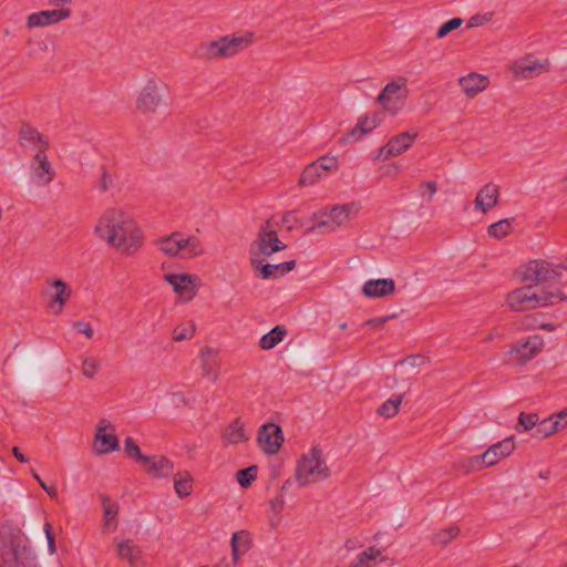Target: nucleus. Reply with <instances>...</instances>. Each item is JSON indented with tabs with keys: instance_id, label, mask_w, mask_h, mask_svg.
I'll return each mask as SVG.
<instances>
[{
	"instance_id": "nucleus-52",
	"label": "nucleus",
	"mask_w": 567,
	"mask_h": 567,
	"mask_svg": "<svg viewBox=\"0 0 567 567\" xmlns=\"http://www.w3.org/2000/svg\"><path fill=\"white\" fill-rule=\"evenodd\" d=\"M73 328L76 329L78 332L84 334L87 339H92L94 336V330L89 322L76 321L73 323Z\"/></svg>"
},
{
	"instance_id": "nucleus-2",
	"label": "nucleus",
	"mask_w": 567,
	"mask_h": 567,
	"mask_svg": "<svg viewBox=\"0 0 567 567\" xmlns=\"http://www.w3.org/2000/svg\"><path fill=\"white\" fill-rule=\"evenodd\" d=\"M536 285H528L511 291L506 301L515 311H526L539 307L555 305L559 301H567V291L545 281H535Z\"/></svg>"
},
{
	"instance_id": "nucleus-37",
	"label": "nucleus",
	"mask_w": 567,
	"mask_h": 567,
	"mask_svg": "<svg viewBox=\"0 0 567 567\" xmlns=\"http://www.w3.org/2000/svg\"><path fill=\"white\" fill-rule=\"evenodd\" d=\"M403 401L402 394H396L388 399L379 409L378 414L386 419L398 414Z\"/></svg>"
},
{
	"instance_id": "nucleus-5",
	"label": "nucleus",
	"mask_w": 567,
	"mask_h": 567,
	"mask_svg": "<svg viewBox=\"0 0 567 567\" xmlns=\"http://www.w3.org/2000/svg\"><path fill=\"white\" fill-rule=\"evenodd\" d=\"M0 556L2 565L10 567H31L34 560L22 532L12 526L0 528Z\"/></svg>"
},
{
	"instance_id": "nucleus-48",
	"label": "nucleus",
	"mask_w": 567,
	"mask_h": 567,
	"mask_svg": "<svg viewBox=\"0 0 567 567\" xmlns=\"http://www.w3.org/2000/svg\"><path fill=\"white\" fill-rule=\"evenodd\" d=\"M437 192V184L433 181H424L419 185V193L422 198H426L429 202L432 200L433 196Z\"/></svg>"
},
{
	"instance_id": "nucleus-49",
	"label": "nucleus",
	"mask_w": 567,
	"mask_h": 567,
	"mask_svg": "<svg viewBox=\"0 0 567 567\" xmlns=\"http://www.w3.org/2000/svg\"><path fill=\"white\" fill-rule=\"evenodd\" d=\"M538 426L534 433L535 437L546 439L555 434V431L550 424V420L544 419L538 421Z\"/></svg>"
},
{
	"instance_id": "nucleus-57",
	"label": "nucleus",
	"mask_w": 567,
	"mask_h": 567,
	"mask_svg": "<svg viewBox=\"0 0 567 567\" xmlns=\"http://www.w3.org/2000/svg\"><path fill=\"white\" fill-rule=\"evenodd\" d=\"M547 420H550V424L555 431V433L561 431L567 426L566 421L564 422L561 419L554 417V414L547 417Z\"/></svg>"
},
{
	"instance_id": "nucleus-28",
	"label": "nucleus",
	"mask_w": 567,
	"mask_h": 567,
	"mask_svg": "<svg viewBox=\"0 0 567 567\" xmlns=\"http://www.w3.org/2000/svg\"><path fill=\"white\" fill-rule=\"evenodd\" d=\"M120 559L126 561L131 567H144L146 561L143 550L132 539H125L116 547Z\"/></svg>"
},
{
	"instance_id": "nucleus-38",
	"label": "nucleus",
	"mask_w": 567,
	"mask_h": 567,
	"mask_svg": "<svg viewBox=\"0 0 567 567\" xmlns=\"http://www.w3.org/2000/svg\"><path fill=\"white\" fill-rule=\"evenodd\" d=\"M512 233V223L509 219L498 220L487 228V234L489 237L495 239H503L507 235Z\"/></svg>"
},
{
	"instance_id": "nucleus-47",
	"label": "nucleus",
	"mask_w": 567,
	"mask_h": 567,
	"mask_svg": "<svg viewBox=\"0 0 567 567\" xmlns=\"http://www.w3.org/2000/svg\"><path fill=\"white\" fill-rule=\"evenodd\" d=\"M463 19L462 18H453L449 21H446L445 23H443L436 31V38L437 39H443L445 38L449 33H451L452 31L458 29L462 24H463Z\"/></svg>"
},
{
	"instance_id": "nucleus-11",
	"label": "nucleus",
	"mask_w": 567,
	"mask_h": 567,
	"mask_svg": "<svg viewBox=\"0 0 567 567\" xmlns=\"http://www.w3.org/2000/svg\"><path fill=\"white\" fill-rule=\"evenodd\" d=\"M48 302V308L54 313H62L65 305L73 295L72 287L60 278H48L41 291Z\"/></svg>"
},
{
	"instance_id": "nucleus-44",
	"label": "nucleus",
	"mask_w": 567,
	"mask_h": 567,
	"mask_svg": "<svg viewBox=\"0 0 567 567\" xmlns=\"http://www.w3.org/2000/svg\"><path fill=\"white\" fill-rule=\"evenodd\" d=\"M539 417L535 413H525L522 412L518 416V424L516 426L517 431H529L535 425H537Z\"/></svg>"
},
{
	"instance_id": "nucleus-62",
	"label": "nucleus",
	"mask_w": 567,
	"mask_h": 567,
	"mask_svg": "<svg viewBox=\"0 0 567 567\" xmlns=\"http://www.w3.org/2000/svg\"><path fill=\"white\" fill-rule=\"evenodd\" d=\"M339 328H340L341 330H344V329H347V323H346V322H343V323H340Z\"/></svg>"
},
{
	"instance_id": "nucleus-31",
	"label": "nucleus",
	"mask_w": 567,
	"mask_h": 567,
	"mask_svg": "<svg viewBox=\"0 0 567 567\" xmlns=\"http://www.w3.org/2000/svg\"><path fill=\"white\" fill-rule=\"evenodd\" d=\"M249 440L245 432L244 424L240 419L234 420L228 424L221 433V442L224 445H235Z\"/></svg>"
},
{
	"instance_id": "nucleus-23",
	"label": "nucleus",
	"mask_w": 567,
	"mask_h": 567,
	"mask_svg": "<svg viewBox=\"0 0 567 567\" xmlns=\"http://www.w3.org/2000/svg\"><path fill=\"white\" fill-rule=\"evenodd\" d=\"M384 120V113L381 111L372 112L359 118L357 125L347 133L344 142L358 141L363 135L372 132Z\"/></svg>"
},
{
	"instance_id": "nucleus-6",
	"label": "nucleus",
	"mask_w": 567,
	"mask_h": 567,
	"mask_svg": "<svg viewBox=\"0 0 567 567\" xmlns=\"http://www.w3.org/2000/svg\"><path fill=\"white\" fill-rule=\"evenodd\" d=\"M330 475L331 470L323 457V452L317 446L301 455L295 473L296 481L300 486L317 484L328 480Z\"/></svg>"
},
{
	"instance_id": "nucleus-46",
	"label": "nucleus",
	"mask_w": 567,
	"mask_h": 567,
	"mask_svg": "<svg viewBox=\"0 0 567 567\" xmlns=\"http://www.w3.org/2000/svg\"><path fill=\"white\" fill-rule=\"evenodd\" d=\"M257 477V467L250 466L237 472V481L243 487H248Z\"/></svg>"
},
{
	"instance_id": "nucleus-41",
	"label": "nucleus",
	"mask_w": 567,
	"mask_h": 567,
	"mask_svg": "<svg viewBox=\"0 0 567 567\" xmlns=\"http://www.w3.org/2000/svg\"><path fill=\"white\" fill-rule=\"evenodd\" d=\"M460 534L457 526H451L443 528L433 535V542L437 545L446 546Z\"/></svg>"
},
{
	"instance_id": "nucleus-35",
	"label": "nucleus",
	"mask_w": 567,
	"mask_h": 567,
	"mask_svg": "<svg viewBox=\"0 0 567 567\" xmlns=\"http://www.w3.org/2000/svg\"><path fill=\"white\" fill-rule=\"evenodd\" d=\"M287 330L281 326H276L268 333L264 334L259 341L262 350H270L279 344L286 337Z\"/></svg>"
},
{
	"instance_id": "nucleus-21",
	"label": "nucleus",
	"mask_w": 567,
	"mask_h": 567,
	"mask_svg": "<svg viewBox=\"0 0 567 567\" xmlns=\"http://www.w3.org/2000/svg\"><path fill=\"white\" fill-rule=\"evenodd\" d=\"M18 136L22 147L31 148L35 153L47 152L49 148V138L29 123L21 124Z\"/></svg>"
},
{
	"instance_id": "nucleus-55",
	"label": "nucleus",
	"mask_w": 567,
	"mask_h": 567,
	"mask_svg": "<svg viewBox=\"0 0 567 567\" xmlns=\"http://www.w3.org/2000/svg\"><path fill=\"white\" fill-rule=\"evenodd\" d=\"M284 505H285V501H284L282 496H276V497L271 498L269 502L270 511L276 515L280 514V512L284 508Z\"/></svg>"
},
{
	"instance_id": "nucleus-51",
	"label": "nucleus",
	"mask_w": 567,
	"mask_h": 567,
	"mask_svg": "<svg viewBox=\"0 0 567 567\" xmlns=\"http://www.w3.org/2000/svg\"><path fill=\"white\" fill-rule=\"evenodd\" d=\"M28 43L31 44V43H34L37 49H31L29 52H28V56L29 58H35L38 55L39 52H45L49 48L48 45V42L43 39H34V38H30L28 40Z\"/></svg>"
},
{
	"instance_id": "nucleus-33",
	"label": "nucleus",
	"mask_w": 567,
	"mask_h": 567,
	"mask_svg": "<svg viewBox=\"0 0 567 567\" xmlns=\"http://www.w3.org/2000/svg\"><path fill=\"white\" fill-rule=\"evenodd\" d=\"M103 506V530L106 533H113L116 529V516L118 513L117 503L113 502L107 496H102Z\"/></svg>"
},
{
	"instance_id": "nucleus-17",
	"label": "nucleus",
	"mask_w": 567,
	"mask_h": 567,
	"mask_svg": "<svg viewBox=\"0 0 567 567\" xmlns=\"http://www.w3.org/2000/svg\"><path fill=\"white\" fill-rule=\"evenodd\" d=\"M31 179L37 186H48L55 176L54 169L48 158L47 152L35 153L31 164Z\"/></svg>"
},
{
	"instance_id": "nucleus-61",
	"label": "nucleus",
	"mask_w": 567,
	"mask_h": 567,
	"mask_svg": "<svg viewBox=\"0 0 567 567\" xmlns=\"http://www.w3.org/2000/svg\"><path fill=\"white\" fill-rule=\"evenodd\" d=\"M417 359H420V358L419 357H412V358H408L405 361L409 362L411 365H415Z\"/></svg>"
},
{
	"instance_id": "nucleus-15",
	"label": "nucleus",
	"mask_w": 567,
	"mask_h": 567,
	"mask_svg": "<svg viewBox=\"0 0 567 567\" xmlns=\"http://www.w3.org/2000/svg\"><path fill=\"white\" fill-rule=\"evenodd\" d=\"M164 280L168 282L177 296L185 300H192L197 293L199 278L192 274H166Z\"/></svg>"
},
{
	"instance_id": "nucleus-22",
	"label": "nucleus",
	"mask_w": 567,
	"mask_h": 567,
	"mask_svg": "<svg viewBox=\"0 0 567 567\" xmlns=\"http://www.w3.org/2000/svg\"><path fill=\"white\" fill-rule=\"evenodd\" d=\"M177 238L178 258L193 259L206 254L202 239L195 235H186L182 231H175Z\"/></svg>"
},
{
	"instance_id": "nucleus-60",
	"label": "nucleus",
	"mask_w": 567,
	"mask_h": 567,
	"mask_svg": "<svg viewBox=\"0 0 567 567\" xmlns=\"http://www.w3.org/2000/svg\"><path fill=\"white\" fill-rule=\"evenodd\" d=\"M554 417L561 419L564 422L566 421V423H567V408L561 410V411H559V412H557V413H555Z\"/></svg>"
},
{
	"instance_id": "nucleus-19",
	"label": "nucleus",
	"mask_w": 567,
	"mask_h": 567,
	"mask_svg": "<svg viewBox=\"0 0 567 567\" xmlns=\"http://www.w3.org/2000/svg\"><path fill=\"white\" fill-rule=\"evenodd\" d=\"M265 258L266 257H249L252 269L256 275L262 279H275L288 274L296 267L295 260L271 265L265 264Z\"/></svg>"
},
{
	"instance_id": "nucleus-25",
	"label": "nucleus",
	"mask_w": 567,
	"mask_h": 567,
	"mask_svg": "<svg viewBox=\"0 0 567 567\" xmlns=\"http://www.w3.org/2000/svg\"><path fill=\"white\" fill-rule=\"evenodd\" d=\"M499 200V187L494 183L485 184L476 194L474 209L486 214L493 209Z\"/></svg>"
},
{
	"instance_id": "nucleus-32",
	"label": "nucleus",
	"mask_w": 567,
	"mask_h": 567,
	"mask_svg": "<svg viewBox=\"0 0 567 567\" xmlns=\"http://www.w3.org/2000/svg\"><path fill=\"white\" fill-rule=\"evenodd\" d=\"M251 547V536L247 530H239L231 537V555L236 564Z\"/></svg>"
},
{
	"instance_id": "nucleus-10",
	"label": "nucleus",
	"mask_w": 567,
	"mask_h": 567,
	"mask_svg": "<svg viewBox=\"0 0 567 567\" xmlns=\"http://www.w3.org/2000/svg\"><path fill=\"white\" fill-rule=\"evenodd\" d=\"M543 348L544 342L539 336L520 339L509 347L505 363L508 365H525L538 355Z\"/></svg>"
},
{
	"instance_id": "nucleus-45",
	"label": "nucleus",
	"mask_w": 567,
	"mask_h": 567,
	"mask_svg": "<svg viewBox=\"0 0 567 567\" xmlns=\"http://www.w3.org/2000/svg\"><path fill=\"white\" fill-rule=\"evenodd\" d=\"M124 451L125 453L130 456V457H133L136 462H138L140 464L142 463V461L145 458L146 455H144L142 452H141V449L138 447V445L135 443V441L132 439V437H126L125 441H124Z\"/></svg>"
},
{
	"instance_id": "nucleus-36",
	"label": "nucleus",
	"mask_w": 567,
	"mask_h": 567,
	"mask_svg": "<svg viewBox=\"0 0 567 567\" xmlns=\"http://www.w3.org/2000/svg\"><path fill=\"white\" fill-rule=\"evenodd\" d=\"M155 245L164 255L178 258L177 238L175 231L171 235L159 237L155 241Z\"/></svg>"
},
{
	"instance_id": "nucleus-53",
	"label": "nucleus",
	"mask_w": 567,
	"mask_h": 567,
	"mask_svg": "<svg viewBox=\"0 0 567 567\" xmlns=\"http://www.w3.org/2000/svg\"><path fill=\"white\" fill-rule=\"evenodd\" d=\"M32 476L39 483V485L49 494L50 497H58V489L55 486L47 485V483L42 481L41 477L34 471H32Z\"/></svg>"
},
{
	"instance_id": "nucleus-42",
	"label": "nucleus",
	"mask_w": 567,
	"mask_h": 567,
	"mask_svg": "<svg viewBox=\"0 0 567 567\" xmlns=\"http://www.w3.org/2000/svg\"><path fill=\"white\" fill-rule=\"evenodd\" d=\"M101 368V362L96 357H84L82 359L81 371L82 374L87 379H94Z\"/></svg>"
},
{
	"instance_id": "nucleus-43",
	"label": "nucleus",
	"mask_w": 567,
	"mask_h": 567,
	"mask_svg": "<svg viewBox=\"0 0 567 567\" xmlns=\"http://www.w3.org/2000/svg\"><path fill=\"white\" fill-rule=\"evenodd\" d=\"M456 467L461 470L464 474H468L474 471H480L485 466L483 464V461L481 460V455H477L457 462Z\"/></svg>"
},
{
	"instance_id": "nucleus-34",
	"label": "nucleus",
	"mask_w": 567,
	"mask_h": 567,
	"mask_svg": "<svg viewBox=\"0 0 567 567\" xmlns=\"http://www.w3.org/2000/svg\"><path fill=\"white\" fill-rule=\"evenodd\" d=\"M384 560L385 556L382 555V550L375 546H371L360 553L349 567H372L377 563Z\"/></svg>"
},
{
	"instance_id": "nucleus-26",
	"label": "nucleus",
	"mask_w": 567,
	"mask_h": 567,
	"mask_svg": "<svg viewBox=\"0 0 567 567\" xmlns=\"http://www.w3.org/2000/svg\"><path fill=\"white\" fill-rule=\"evenodd\" d=\"M141 465L148 475L157 478L167 477L174 471L173 462L162 455H146Z\"/></svg>"
},
{
	"instance_id": "nucleus-24",
	"label": "nucleus",
	"mask_w": 567,
	"mask_h": 567,
	"mask_svg": "<svg viewBox=\"0 0 567 567\" xmlns=\"http://www.w3.org/2000/svg\"><path fill=\"white\" fill-rule=\"evenodd\" d=\"M515 447L514 439L507 437L489 446L483 454H481V460L485 467L494 466L501 460L509 456Z\"/></svg>"
},
{
	"instance_id": "nucleus-20",
	"label": "nucleus",
	"mask_w": 567,
	"mask_h": 567,
	"mask_svg": "<svg viewBox=\"0 0 567 567\" xmlns=\"http://www.w3.org/2000/svg\"><path fill=\"white\" fill-rule=\"evenodd\" d=\"M257 440L261 450L266 454L274 455L279 452L284 442V436L281 429L278 425L268 423L260 427Z\"/></svg>"
},
{
	"instance_id": "nucleus-12",
	"label": "nucleus",
	"mask_w": 567,
	"mask_h": 567,
	"mask_svg": "<svg viewBox=\"0 0 567 567\" xmlns=\"http://www.w3.org/2000/svg\"><path fill=\"white\" fill-rule=\"evenodd\" d=\"M339 159L337 156L329 154L322 155L303 168L298 181V185L300 187L316 185L328 174L336 173L339 169Z\"/></svg>"
},
{
	"instance_id": "nucleus-29",
	"label": "nucleus",
	"mask_w": 567,
	"mask_h": 567,
	"mask_svg": "<svg viewBox=\"0 0 567 567\" xmlns=\"http://www.w3.org/2000/svg\"><path fill=\"white\" fill-rule=\"evenodd\" d=\"M395 291V281L391 278L370 279L362 286V293L368 298H384Z\"/></svg>"
},
{
	"instance_id": "nucleus-14",
	"label": "nucleus",
	"mask_w": 567,
	"mask_h": 567,
	"mask_svg": "<svg viewBox=\"0 0 567 567\" xmlns=\"http://www.w3.org/2000/svg\"><path fill=\"white\" fill-rule=\"evenodd\" d=\"M93 450L96 454H107L120 450L115 426L106 419H101L97 422Z\"/></svg>"
},
{
	"instance_id": "nucleus-9",
	"label": "nucleus",
	"mask_w": 567,
	"mask_h": 567,
	"mask_svg": "<svg viewBox=\"0 0 567 567\" xmlns=\"http://www.w3.org/2000/svg\"><path fill=\"white\" fill-rule=\"evenodd\" d=\"M286 247V244L279 239L275 226L267 220L260 226L256 239L250 244L249 257H270Z\"/></svg>"
},
{
	"instance_id": "nucleus-27",
	"label": "nucleus",
	"mask_w": 567,
	"mask_h": 567,
	"mask_svg": "<svg viewBox=\"0 0 567 567\" xmlns=\"http://www.w3.org/2000/svg\"><path fill=\"white\" fill-rule=\"evenodd\" d=\"M199 358L203 377L213 383L217 382L220 368L218 352L214 348L204 347L200 350Z\"/></svg>"
},
{
	"instance_id": "nucleus-50",
	"label": "nucleus",
	"mask_w": 567,
	"mask_h": 567,
	"mask_svg": "<svg viewBox=\"0 0 567 567\" xmlns=\"http://www.w3.org/2000/svg\"><path fill=\"white\" fill-rule=\"evenodd\" d=\"M114 186V181L112 174L109 172L106 167L101 168V178L99 182V188L102 192H106Z\"/></svg>"
},
{
	"instance_id": "nucleus-64",
	"label": "nucleus",
	"mask_w": 567,
	"mask_h": 567,
	"mask_svg": "<svg viewBox=\"0 0 567 567\" xmlns=\"http://www.w3.org/2000/svg\"><path fill=\"white\" fill-rule=\"evenodd\" d=\"M525 320L527 321H534V319L532 317H526Z\"/></svg>"
},
{
	"instance_id": "nucleus-13",
	"label": "nucleus",
	"mask_w": 567,
	"mask_h": 567,
	"mask_svg": "<svg viewBox=\"0 0 567 567\" xmlns=\"http://www.w3.org/2000/svg\"><path fill=\"white\" fill-rule=\"evenodd\" d=\"M551 69L549 59H536L533 54H525L515 60L509 70L515 80H530L544 73H548Z\"/></svg>"
},
{
	"instance_id": "nucleus-1",
	"label": "nucleus",
	"mask_w": 567,
	"mask_h": 567,
	"mask_svg": "<svg viewBox=\"0 0 567 567\" xmlns=\"http://www.w3.org/2000/svg\"><path fill=\"white\" fill-rule=\"evenodd\" d=\"M94 235L124 256L135 255L144 243V234L136 220L122 208L106 209L97 219Z\"/></svg>"
},
{
	"instance_id": "nucleus-54",
	"label": "nucleus",
	"mask_w": 567,
	"mask_h": 567,
	"mask_svg": "<svg viewBox=\"0 0 567 567\" xmlns=\"http://www.w3.org/2000/svg\"><path fill=\"white\" fill-rule=\"evenodd\" d=\"M44 533H45V537L48 539L49 550L51 554H54L56 548H55L54 535L52 533V527H51L50 523L44 524Z\"/></svg>"
},
{
	"instance_id": "nucleus-16",
	"label": "nucleus",
	"mask_w": 567,
	"mask_h": 567,
	"mask_svg": "<svg viewBox=\"0 0 567 567\" xmlns=\"http://www.w3.org/2000/svg\"><path fill=\"white\" fill-rule=\"evenodd\" d=\"M71 14L72 11L70 8L38 11L27 17L25 27L28 29L49 27L68 20Z\"/></svg>"
},
{
	"instance_id": "nucleus-18",
	"label": "nucleus",
	"mask_w": 567,
	"mask_h": 567,
	"mask_svg": "<svg viewBox=\"0 0 567 567\" xmlns=\"http://www.w3.org/2000/svg\"><path fill=\"white\" fill-rule=\"evenodd\" d=\"M416 136V131H406L393 136L386 145L379 150L378 158L385 161L401 155L413 145Z\"/></svg>"
},
{
	"instance_id": "nucleus-59",
	"label": "nucleus",
	"mask_w": 567,
	"mask_h": 567,
	"mask_svg": "<svg viewBox=\"0 0 567 567\" xmlns=\"http://www.w3.org/2000/svg\"><path fill=\"white\" fill-rule=\"evenodd\" d=\"M12 454H13V455H14V457H16L19 462H21V463H27V462H29V457H28V456H25V455L20 451V449H19V447H17V446H14V447L12 449Z\"/></svg>"
},
{
	"instance_id": "nucleus-40",
	"label": "nucleus",
	"mask_w": 567,
	"mask_h": 567,
	"mask_svg": "<svg viewBox=\"0 0 567 567\" xmlns=\"http://www.w3.org/2000/svg\"><path fill=\"white\" fill-rule=\"evenodd\" d=\"M196 331V324L193 321H187L177 326L173 330V339L177 342L192 339Z\"/></svg>"
},
{
	"instance_id": "nucleus-30",
	"label": "nucleus",
	"mask_w": 567,
	"mask_h": 567,
	"mask_svg": "<svg viewBox=\"0 0 567 567\" xmlns=\"http://www.w3.org/2000/svg\"><path fill=\"white\" fill-rule=\"evenodd\" d=\"M458 84L468 97H474L487 89L489 80L487 76L472 72L460 78Z\"/></svg>"
},
{
	"instance_id": "nucleus-4",
	"label": "nucleus",
	"mask_w": 567,
	"mask_h": 567,
	"mask_svg": "<svg viewBox=\"0 0 567 567\" xmlns=\"http://www.w3.org/2000/svg\"><path fill=\"white\" fill-rule=\"evenodd\" d=\"M360 209L361 206L357 202L324 206L311 215L310 219L312 224L306 231L320 234L333 233L353 220Z\"/></svg>"
},
{
	"instance_id": "nucleus-63",
	"label": "nucleus",
	"mask_w": 567,
	"mask_h": 567,
	"mask_svg": "<svg viewBox=\"0 0 567 567\" xmlns=\"http://www.w3.org/2000/svg\"><path fill=\"white\" fill-rule=\"evenodd\" d=\"M524 326H525L526 328H532V327H534L530 322H527V323H525Z\"/></svg>"
},
{
	"instance_id": "nucleus-8",
	"label": "nucleus",
	"mask_w": 567,
	"mask_h": 567,
	"mask_svg": "<svg viewBox=\"0 0 567 567\" xmlns=\"http://www.w3.org/2000/svg\"><path fill=\"white\" fill-rule=\"evenodd\" d=\"M408 95V79L398 76L386 83L375 102L381 105V112L395 115L404 107Z\"/></svg>"
},
{
	"instance_id": "nucleus-7",
	"label": "nucleus",
	"mask_w": 567,
	"mask_h": 567,
	"mask_svg": "<svg viewBox=\"0 0 567 567\" xmlns=\"http://www.w3.org/2000/svg\"><path fill=\"white\" fill-rule=\"evenodd\" d=\"M167 84L158 76L148 78L137 92L135 107L144 116L155 115L162 106H166L165 92Z\"/></svg>"
},
{
	"instance_id": "nucleus-58",
	"label": "nucleus",
	"mask_w": 567,
	"mask_h": 567,
	"mask_svg": "<svg viewBox=\"0 0 567 567\" xmlns=\"http://www.w3.org/2000/svg\"><path fill=\"white\" fill-rule=\"evenodd\" d=\"M72 0H48L49 6L53 7V9L65 8V4L71 3Z\"/></svg>"
},
{
	"instance_id": "nucleus-56",
	"label": "nucleus",
	"mask_w": 567,
	"mask_h": 567,
	"mask_svg": "<svg viewBox=\"0 0 567 567\" xmlns=\"http://www.w3.org/2000/svg\"><path fill=\"white\" fill-rule=\"evenodd\" d=\"M389 318L390 317L386 316V317L369 319L365 322H363L362 326L363 327H370L372 329H379L389 320Z\"/></svg>"
},
{
	"instance_id": "nucleus-39",
	"label": "nucleus",
	"mask_w": 567,
	"mask_h": 567,
	"mask_svg": "<svg viewBox=\"0 0 567 567\" xmlns=\"http://www.w3.org/2000/svg\"><path fill=\"white\" fill-rule=\"evenodd\" d=\"M175 492L179 497L188 496L192 493V477L188 473L176 474L174 477Z\"/></svg>"
},
{
	"instance_id": "nucleus-3",
	"label": "nucleus",
	"mask_w": 567,
	"mask_h": 567,
	"mask_svg": "<svg viewBox=\"0 0 567 567\" xmlns=\"http://www.w3.org/2000/svg\"><path fill=\"white\" fill-rule=\"evenodd\" d=\"M252 32H235L199 42L193 50L192 56L199 61H220L234 58L252 43Z\"/></svg>"
}]
</instances>
